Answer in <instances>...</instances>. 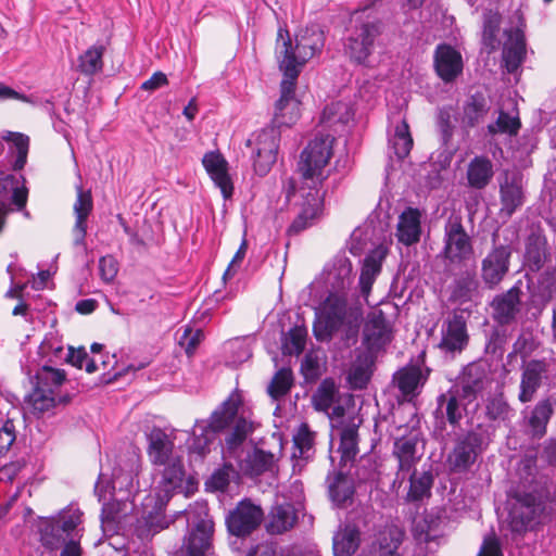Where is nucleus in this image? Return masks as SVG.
Masks as SVG:
<instances>
[{
  "instance_id": "24",
  "label": "nucleus",
  "mask_w": 556,
  "mask_h": 556,
  "mask_svg": "<svg viewBox=\"0 0 556 556\" xmlns=\"http://www.w3.org/2000/svg\"><path fill=\"white\" fill-rule=\"evenodd\" d=\"M433 65L437 75L444 83H453L463 73L462 54L447 43L437 46L433 54Z\"/></svg>"
},
{
  "instance_id": "46",
  "label": "nucleus",
  "mask_w": 556,
  "mask_h": 556,
  "mask_svg": "<svg viewBox=\"0 0 556 556\" xmlns=\"http://www.w3.org/2000/svg\"><path fill=\"white\" fill-rule=\"evenodd\" d=\"M105 52V46L97 42L89 47L78 58L77 70L87 76H93L94 74L103 70V54Z\"/></svg>"
},
{
  "instance_id": "1",
  "label": "nucleus",
  "mask_w": 556,
  "mask_h": 556,
  "mask_svg": "<svg viewBox=\"0 0 556 556\" xmlns=\"http://www.w3.org/2000/svg\"><path fill=\"white\" fill-rule=\"evenodd\" d=\"M324 45V34L320 30L305 28L292 40L287 27L280 26L275 48L279 71L285 77L298 79L304 65L323 50Z\"/></svg>"
},
{
  "instance_id": "38",
  "label": "nucleus",
  "mask_w": 556,
  "mask_h": 556,
  "mask_svg": "<svg viewBox=\"0 0 556 556\" xmlns=\"http://www.w3.org/2000/svg\"><path fill=\"white\" fill-rule=\"evenodd\" d=\"M1 138L10 143L9 154L14 155L12 169L15 172L22 170L27 163L29 137L22 132L7 130L2 134Z\"/></svg>"
},
{
  "instance_id": "36",
  "label": "nucleus",
  "mask_w": 556,
  "mask_h": 556,
  "mask_svg": "<svg viewBox=\"0 0 556 556\" xmlns=\"http://www.w3.org/2000/svg\"><path fill=\"white\" fill-rule=\"evenodd\" d=\"M281 131L273 124L264 127L260 131L253 134V138L247 140V147L251 148V151H257V153H276L278 154L280 143Z\"/></svg>"
},
{
  "instance_id": "23",
  "label": "nucleus",
  "mask_w": 556,
  "mask_h": 556,
  "mask_svg": "<svg viewBox=\"0 0 556 556\" xmlns=\"http://www.w3.org/2000/svg\"><path fill=\"white\" fill-rule=\"evenodd\" d=\"M93 210V200L90 190H85L81 185L76 186V200L73 206L75 214V224L73 227L74 247H80L87 250L86 237L88 228V217Z\"/></svg>"
},
{
  "instance_id": "40",
  "label": "nucleus",
  "mask_w": 556,
  "mask_h": 556,
  "mask_svg": "<svg viewBox=\"0 0 556 556\" xmlns=\"http://www.w3.org/2000/svg\"><path fill=\"white\" fill-rule=\"evenodd\" d=\"M270 516L271 519L267 529L273 534H281L290 530L298 520L296 509L291 503L275 506L271 509Z\"/></svg>"
},
{
  "instance_id": "52",
  "label": "nucleus",
  "mask_w": 556,
  "mask_h": 556,
  "mask_svg": "<svg viewBox=\"0 0 556 556\" xmlns=\"http://www.w3.org/2000/svg\"><path fill=\"white\" fill-rule=\"evenodd\" d=\"M293 386V375L290 368H280L274 376L267 392L271 399L278 401L286 396Z\"/></svg>"
},
{
  "instance_id": "29",
  "label": "nucleus",
  "mask_w": 556,
  "mask_h": 556,
  "mask_svg": "<svg viewBox=\"0 0 556 556\" xmlns=\"http://www.w3.org/2000/svg\"><path fill=\"white\" fill-rule=\"evenodd\" d=\"M274 466V454L257 446L248 452L245 457L240 459L238 463L240 472L250 478L262 476L263 473L270 471Z\"/></svg>"
},
{
  "instance_id": "56",
  "label": "nucleus",
  "mask_w": 556,
  "mask_h": 556,
  "mask_svg": "<svg viewBox=\"0 0 556 556\" xmlns=\"http://www.w3.org/2000/svg\"><path fill=\"white\" fill-rule=\"evenodd\" d=\"M185 476L186 472L182 460L179 457H170V459L165 464V468L163 471L164 482L174 490L180 489L182 486Z\"/></svg>"
},
{
  "instance_id": "39",
  "label": "nucleus",
  "mask_w": 556,
  "mask_h": 556,
  "mask_svg": "<svg viewBox=\"0 0 556 556\" xmlns=\"http://www.w3.org/2000/svg\"><path fill=\"white\" fill-rule=\"evenodd\" d=\"M418 439L416 435L401 437L395 440L393 446V455L397 458L399 470L409 471L419 457L417 453Z\"/></svg>"
},
{
  "instance_id": "60",
  "label": "nucleus",
  "mask_w": 556,
  "mask_h": 556,
  "mask_svg": "<svg viewBox=\"0 0 556 556\" xmlns=\"http://www.w3.org/2000/svg\"><path fill=\"white\" fill-rule=\"evenodd\" d=\"M371 378L369 364H356L349 374V381L354 390H363L367 387Z\"/></svg>"
},
{
  "instance_id": "25",
  "label": "nucleus",
  "mask_w": 556,
  "mask_h": 556,
  "mask_svg": "<svg viewBox=\"0 0 556 556\" xmlns=\"http://www.w3.org/2000/svg\"><path fill=\"white\" fill-rule=\"evenodd\" d=\"M551 256L546 236L541 229L533 230L526 239L523 264L531 273H539Z\"/></svg>"
},
{
  "instance_id": "47",
  "label": "nucleus",
  "mask_w": 556,
  "mask_h": 556,
  "mask_svg": "<svg viewBox=\"0 0 556 556\" xmlns=\"http://www.w3.org/2000/svg\"><path fill=\"white\" fill-rule=\"evenodd\" d=\"M314 444L315 432L309 429L307 424H301L293 435L294 452L292 456L305 462L312 459L315 454Z\"/></svg>"
},
{
  "instance_id": "10",
  "label": "nucleus",
  "mask_w": 556,
  "mask_h": 556,
  "mask_svg": "<svg viewBox=\"0 0 556 556\" xmlns=\"http://www.w3.org/2000/svg\"><path fill=\"white\" fill-rule=\"evenodd\" d=\"M498 236L492 235V248L481 261L480 276L490 290H494L509 273L513 248L510 244L497 243Z\"/></svg>"
},
{
  "instance_id": "43",
  "label": "nucleus",
  "mask_w": 556,
  "mask_h": 556,
  "mask_svg": "<svg viewBox=\"0 0 556 556\" xmlns=\"http://www.w3.org/2000/svg\"><path fill=\"white\" fill-rule=\"evenodd\" d=\"M489 109L488 100L482 92L477 91L471 94L464 104L465 125L469 128L476 127L484 118Z\"/></svg>"
},
{
  "instance_id": "21",
  "label": "nucleus",
  "mask_w": 556,
  "mask_h": 556,
  "mask_svg": "<svg viewBox=\"0 0 556 556\" xmlns=\"http://www.w3.org/2000/svg\"><path fill=\"white\" fill-rule=\"evenodd\" d=\"M467 323L462 314L454 313L443 321L439 349L444 353H460L468 344Z\"/></svg>"
},
{
  "instance_id": "55",
  "label": "nucleus",
  "mask_w": 556,
  "mask_h": 556,
  "mask_svg": "<svg viewBox=\"0 0 556 556\" xmlns=\"http://www.w3.org/2000/svg\"><path fill=\"white\" fill-rule=\"evenodd\" d=\"M363 321V309L357 313H351L349 319L342 324L341 341L345 348H351L357 342L359 328Z\"/></svg>"
},
{
  "instance_id": "37",
  "label": "nucleus",
  "mask_w": 556,
  "mask_h": 556,
  "mask_svg": "<svg viewBox=\"0 0 556 556\" xmlns=\"http://www.w3.org/2000/svg\"><path fill=\"white\" fill-rule=\"evenodd\" d=\"M426 465L422 466V471L418 472L414 469L413 473L409 477V490L407 493V497L413 502H419L424 498H428L431 496V489L434 483V475L432 472V466L428 465V468L425 469Z\"/></svg>"
},
{
  "instance_id": "35",
  "label": "nucleus",
  "mask_w": 556,
  "mask_h": 556,
  "mask_svg": "<svg viewBox=\"0 0 556 556\" xmlns=\"http://www.w3.org/2000/svg\"><path fill=\"white\" fill-rule=\"evenodd\" d=\"M494 175L493 164L488 156L477 155L468 164L467 182L473 189H484Z\"/></svg>"
},
{
  "instance_id": "44",
  "label": "nucleus",
  "mask_w": 556,
  "mask_h": 556,
  "mask_svg": "<svg viewBox=\"0 0 556 556\" xmlns=\"http://www.w3.org/2000/svg\"><path fill=\"white\" fill-rule=\"evenodd\" d=\"M390 330L383 317H375L364 327V341L370 349H381L390 342Z\"/></svg>"
},
{
  "instance_id": "8",
  "label": "nucleus",
  "mask_w": 556,
  "mask_h": 556,
  "mask_svg": "<svg viewBox=\"0 0 556 556\" xmlns=\"http://www.w3.org/2000/svg\"><path fill=\"white\" fill-rule=\"evenodd\" d=\"M435 409L433 410V429L434 432L442 434L447 425L453 429L458 428L463 418L466 416L468 422L473 426V417L469 414V405L472 404L468 399L463 397L455 389L451 386L445 392L440 393L435 399Z\"/></svg>"
},
{
  "instance_id": "22",
  "label": "nucleus",
  "mask_w": 556,
  "mask_h": 556,
  "mask_svg": "<svg viewBox=\"0 0 556 556\" xmlns=\"http://www.w3.org/2000/svg\"><path fill=\"white\" fill-rule=\"evenodd\" d=\"M548 363L545 358H533L523 362L519 384L518 400L528 403L533 400L543 380L547 378Z\"/></svg>"
},
{
  "instance_id": "13",
  "label": "nucleus",
  "mask_w": 556,
  "mask_h": 556,
  "mask_svg": "<svg viewBox=\"0 0 556 556\" xmlns=\"http://www.w3.org/2000/svg\"><path fill=\"white\" fill-rule=\"evenodd\" d=\"M264 519L261 506L250 498L239 501L225 517L227 531L237 538H247L260 528Z\"/></svg>"
},
{
  "instance_id": "26",
  "label": "nucleus",
  "mask_w": 556,
  "mask_h": 556,
  "mask_svg": "<svg viewBox=\"0 0 556 556\" xmlns=\"http://www.w3.org/2000/svg\"><path fill=\"white\" fill-rule=\"evenodd\" d=\"M479 287L480 282L477 277L476 267H465L448 286V301L459 304L470 302L478 294Z\"/></svg>"
},
{
  "instance_id": "48",
  "label": "nucleus",
  "mask_w": 556,
  "mask_h": 556,
  "mask_svg": "<svg viewBox=\"0 0 556 556\" xmlns=\"http://www.w3.org/2000/svg\"><path fill=\"white\" fill-rule=\"evenodd\" d=\"M511 407L503 393L489 396L484 403V416L489 421H505L511 415Z\"/></svg>"
},
{
  "instance_id": "34",
  "label": "nucleus",
  "mask_w": 556,
  "mask_h": 556,
  "mask_svg": "<svg viewBox=\"0 0 556 556\" xmlns=\"http://www.w3.org/2000/svg\"><path fill=\"white\" fill-rule=\"evenodd\" d=\"M361 545V531L354 523L340 526L332 538L334 556H352Z\"/></svg>"
},
{
  "instance_id": "12",
  "label": "nucleus",
  "mask_w": 556,
  "mask_h": 556,
  "mask_svg": "<svg viewBox=\"0 0 556 556\" xmlns=\"http://www.w3.org/2000/svg\"><path fill=\"white\" fill-rule=\"evenodd\" d=\"M334 138L330 135L316 136L301 152L298 169L304 179L323 176V170L332 155Z\"/></svg>"
},
{
  "instance_id": "7",
  "label": "nucleus",
  "mask_w": 556,
  "mask_h": 556,
  "mask_svg": "<svg viewBox=\"0 0 556 556\" xmlns=\"http://www.w3.org/2000/svg\"><path fill=\"white\" fill-rule=\"evenodd\" d=\"M83 521V511L79 508L68 509L58 517L42 518L37 525L41 546L55 552L71 538Z\"/></svg>"
},
{
  "instance_id": "2",
  "label": "nucleus",
  "mask_w": 556,
  "mask_h": 556,
  "mask_svg": "<svg viewBox=\"0 0 556 556\" xmlns=\"http://www.w3.org/2000/svg\"><path fill=\"white\" fill-rule=\"evenodd\" d=\"M368 7L352 13L351 26L343 39V51L352 64L369 67V59L375 52L376 43L383 33V22L366 14Z\"/></svg>"
},
{
  "instance_id": "28",
  "label": "nucleus",
  "mask_w": 556,
  "mask_h": 556,
  "mask_svg": "<svg viewBox=\"0 0 556 556\" xmlns=\"http://www.w3.org/2000/svg\"><path fill=\"white\" fill-rule=\"evenodd\" d=\"M321 200L318 190L309 189L303 197L301 208L287 229L288 236H296L313 225L320 210Z\"/></svg>"
},
{
  "instance_id": "54",
  "label": "nucleus",
  "mask_w": 556,
  "mask_h": 556,
  "mask_svg": "<svg viewBox=\"0 0 556 556\" xmlns=\"http://www.w3.org/2000/svg\"><path fill=\"white\" fill-rule=\"evenodd\" d=\"M521 127V122L518 116H510L507 112L500 111L498 117L495 123L488 125L490 135L507 134L516 136Z\"/></svg>"
},
{
  "instance_id": "14",
  "label": "nucleus",
  "mask_w": 556,
  "mask_h": 556,
  "mask_svg": "<svg viewBox=\"0 0 556 556\" xmlns=\"http://www.w3.org/2000/svg\"><path fill=\"white\" fill-rule=\"evenodd\" d=\"M544 504L532 493L519 495L508 511V526L514 533H525L540 522Z\"/></svg>"
},
{
  "instance_id": "5",
  "label": "nucleus",
  "mask_w": 556,
  "mask_h": 556,
  "mask_svg": "<svg viewBox=\"0 0 556 556\" xmlns=\"http://www.w3.org/2000/svg\"><path fill=\"white\" fill-rule=\"evenodd\" d=\"M359 306L349 305L343 294L329 293L313 325V333L317 341L329 342L339 332L342 324L349 319L351 313L355 314Z\"/></svg>"
},
{
  "instance_id": "6",
  "label": "nucleus",
  "mask_w": 556,
  "mask_h": 556,
  "mask_svg": "<svg viewBox=\"0 0 556 556\" xmlns=\"http://www.w3.org/2000/svg\"><path fill=\"white\" fill-rule=\"evenodd\" d=\"M65 379V370L48 364L37 370L30 380L31 392L25 396V402L33 408L34 415L40 416L55 407L54 390L62 386Z\"/></svg>"
},
{
  "instance_id": "62",
  "label": "nucleus",
  "mask_w": 556,
  "mask_h": 556,
  "mask_svg": "<svg viewBox=\"0 0 556 556\" xmlns=\"http://www.w3.org/2000/svg\"><path fill=\"white\" fill-rule=\"evenodd\" d=\"M386 254L387 251L381 248L370 251L364 258L362 271L376 277L381 270Z\"/></svg>"
},
{
  "instance_id": "53",
  "label": "nucleus",
  "mask_w": 556,
  "mask_h": 556,
  "mask_svg": "<svg viewBox=\"0 0 556 556\" xmlns=\"http://www.w3.org/2000/svg\"><path fill=\"white\" fill-rule=\"evenodd\" d=\"M354 481L358 483H374L379 480V471L377 462L368 456L361 457L355 465Z\"/></svg>"
},
{
  "instance_id": "61",
  "label": "nucleus",
  "mask_w": 556,
  "mask_h": 556,
  "mask_svg": "<svg viewBox=\"0 0 556 556\" xmlns=\"http://www.w3.org/2000/svg\"><path fill=\"white\" fill-rule=\"evenodd\" d=\"M251 160L255 174L263 177L270 172L273 165L276 163L277 154L265 152L257 153V151H251Z\"/></svg>"
},
{
  "instance_id": "50",
  "label": "nucleus",
  "mask_w": 556,
  "mask_h": 556,
  "mask_svg": "<svg viewBox=\"0 0 556 556\" xmlns=\"http://www.w3.org/2000/svg\"><path fill=\"white\" fill-rule=\"evenodd\" d=\"M307 330L303 326H293L282 334L281 350L285 355H299L305 349Z\"/></svg>"
},
{
  "instance_id": "19",
  "label": "nucleus",
  "mask_w": 556,
  "mask_h": 556,
  "mask_svg": "<svg viewBox=\"0 0 556 556\" xmlns=\"http://www.w3.org/2000/svg\"><path fill=\"white\" fill-rule=\"evenodd\" d=\"M536 274L535 281L528 278V304L542 314L548 303L556 299V266H546Z\"/></svg>"
},
{
  "instance_id": "63",
  "label": "nucleus",
  "mask_w": 556,
  "mask_h": 556,
  "mask_svg": "<svg viewBox=\"0 0 556 556\" xmlns=\"http://www.w3.org/2000/svg\"><path fill=\"white\" fill-rule=\"evenodd\" d=\"M215 186L219 188L224 199H229L233 193V184L228 173V165L208 175Z\"/></svg>"
},
{
  "instance_id": "15",
  "label": "nucleus",
  "mask_w": 556,
  "mask_h": 556,
  "mask_svg": "<svg viewBox=\"0 0 556 556\" xmlns=\"http://www.w3.org/2000/svg\"><path fill=\"white\" fill-rule=\"evenodd\" d=\"M491 383L489 366L482 362H472L463 368L452 386L458 389L463 397L473 403L490 388Z\"/></svg>"
},
{
  "instance_id": "17",
  "label": "nucleus",
  "mask_w": 556,
  "mask_h": 556,
  "mask_svg": "<svg viewBox=\"0 0 556 556\" xmlns=\"http://www.w3.org/2000/svg\"><path fill=\"white\" fill-rule=\"evenodd\" d=\"M521 281L518 280L505 292L495 294L490 302L491 317L501 327L515 324L521 313Z\"/></svg>"
},
{
  "instance_id": "45",
  "label": "nucleus",
  "mask_w": 556,
  "mask_h": 556,
  "mask_svg": "<svg viewBox=\"0 0 556 556\" xmlns=\"http://www.w3.org/2000/svg\"><path fill=\"white\" fill-rule=\"evenodd\" d=\"M226 430L228 432L224 439L225 446L229 453H233L244 443L253 428L251 422L242 416L239 417L237 414Z\"/></svg>"
},
{
  "instance_id": "58",
  "label": "nucleus",
  "mask_w": 556,
  "mask_h": 556,
  "mask_svg": "<svg viewBox=\"0 0 556 556\" xmlns=\"http://www.w3.org/2000/svg\"><path fill=\"white\" fill-rule=\"evenodd\" d=\"M404 531L396 526L388 529V531L380 539V548L390 556L397 553V549L403 543Z\"/></svg>"
},
{
  "instance_id": "41",
  "label": "nucleus",
  "mask_w": 556,
  "mask_h": 556,
  "mask_svg": "<svg viewBox=\"0 0 556 556\" xmlns=\"http://www.w3.org/2000/svg\"><path fill=\"white\" fill-rule=\"evenodd\" d=\"M396 387L405 396L417 395L419 386H422L427 377L422 375L418 366H408L399 370L394 375Z\"/></svg>"
},
{
  "instance_id": "59",
  "label": "nucleus",
  "mask_w": 556,
  "mask_h": 556,
  "mask_svg": "<svg viewBox=\"0 0 556 556\" xmlns=\"http://www.w3.org/2000/svg\"><path fill=\"white\" fill-rule=\"evenodd\" d=\"M500 31V18L496 15H489L483 21V33H482V42L485 47L491 50L496 49L500 41L497 39V34Z\"/></svg>"
},
{
  "instance_id": "32",
  "label": "nucleus",
  "mask_w": 556,
  "mask_h": 556,
  "mask_svg": "<svg viewBox=\"0 0 556 556\" xmlns=\"http://www.w3.org/2000/svg\"><path fill=\"white\" fill-rule=\"evenodd\" d=\"M148 455L154 465H165L172 457L174 442L159 427H153L147 434Z\"/></svg>"
},
{
  "instance_id": "51",
  "label": "nucleus",
  "mask_w": 556,
  "mask_h": 556,
  "mask_svg": "<svg viewBox=\"0 0 556 556\" xmlns=\"http://www.w3.org/2000/svg\"><path fill=\"white\" fill-rule=\"evenodd\" d=\"M394 154L399 160H404L413 148V138L409 126L405 119L395 126L394 135L390 139Z\"/></svg>"
},
{
  "instance_id": "18",
  "label": "nucleus",
  "mask_w": 556,
  "mask_h": 556,
  "mask_svg": "<svg viewBox=\"0 0 556 556\" xmlns=\"http://www.w3.org/2000/svg\"><path fill=\"white\" fill-rule=\"evenodd\" d=\"M497 181L501 213L510 217L526 201L522 175L516 170L504 169Z\"/></svg>"
},
{
  "instance_id": "42",
  "label": "nucleus",
  "mask_w": 556,
  "mask_h": 556,
  "mask_svg": "<svg viewBox=\"0 0 556 556\" xmlns=\"http://www.w3.org/2000/svg\"><path fill=\"white\" fill-rule=\"evenodd\" d=\"M358 431L356 426L349 425L340 432V443L338 452L340 453L339 467L345 468L349 463H353L358 453Z\"/></svg>"
},
{
  "instance_id": "16",
  "label": "nucleus",
  "mask_w": 556,
  "mask_h": 556,
  "mask_svg": "<svg viewBox=\"0 0 556 556\" xmlns=\"http://www.w3.org/2000/svg\"><path fill=\"white\" fill-rule=\"evenodd\" d=\"M298 79L289 77L280 81V97L275 102L274 116L270 124L278 129L291 127L301 115V101L295 98V88Z\"/></svg>"
},
{
  "instance_id": "30",
  "label": "nucleus",
  "mask_w": 556,
  "mask_h": 556,
  "mask_svg": "<svg viewBox=\"0 0 556 556\" xmlns=\"http://www.w3.org/2000/svg\"><path fill=\"white\" fill-rule=\"evenodd\" d=\"M421 214L418 208L407 207L399 216L396 237L399 242L406 247L413 245L420 240Z\"/></svg>"
},
{
  "instance_id": "64",
  "label": "nucleus",
  "mask_w": 556,
  "mask_h": 556,
  "mask_svg": "<svg viewBox=\"0 0 556 556\" xmlns=\"http://www.w3.org/2000/svg\"><path fill=\"white\" fill-rule=\"evenodd\" d=\"M230 483L228 467L216 469L205 482L206 489L224 492Z\"/></svg>"
},
{
  "instance_id": "27",
  "label": "nucleus",
  "mask_w": 556,
  "mask_h": 556,
  "mask_svg": "<svg viewBox=\"0 0 556 556\" xmlns=\"http://www.w3.org/2000/svg\"><path fill=\"white\" fill-rule=\"evenodd\" d=\"M505 33L507 41L503 47L502 58L506 71L513 74L525 61L527 53L526 37L523 30L518 27Z\"/></svg>"
},
{
  "instance_id": "20",
  "label": "nucleus",
  "mask_w": 556,
  "mask_h": 556,
  "mask_svg": "<svg viewBox=\"0 0 556 556\" xmlns=\"http://www.w3.org/2000/svg\"><path fill=\"white\" fill-rule=\"evenodd\" d=\"M325 485L327 496L334 508H346L354 503L356 492L355 481L343 467L332 468L328 471Z\"/></svg>"
},
{
  "instance_id": "3",
  "label": "nucleus",
  "mask_w": 556,
  "mask_h": 556,
  "mask_svg": "<svg viewBox=\"0 0 556 556\" xmlns=\"http://www.w3.org/2000/svg\"><path fill=\"white\" fill-rule=\"evenodd\" d=\"M242 404L241 395L233 391L211 414L207 420L198 419L194 424L193 438L189 443V453L203 458L211 452L216 434L225 432L236 417Z\"/></svg>"
},
{
  "instance_id": "57",
  "label": "nucleus",
  "mask_w": 556,
  "mask_h": 556,
  "mask_svg": "<svg viewBox=\"0 0 556 556\" xmlns=\"http://www.w3.org/2000/svg\"><path fill=\"white\" fill-rule=\"evenodd\" d=\"M507 343V332L503 327H494L486 339L484 351L486 354L502 357Z\"/></svg>"
},
{
  "instance_id": "33",
  "label": "nucleus",
  "mask_w": 556,
  "mask_h": 556,
  "mask_svg": "<svg viewBox=\"0 0 556 556\" xmlns=\"http://www.w3.org/2000/svg\"><path fill=\"white\" fill-rule=\"evenodd\" d=\"M556 401L551 396L536 402L528 417L530 434L533 439H542L547 431V425L554 414Z\"/></svg>"
},
{
  "instance_id": "31",
  "label": "nucleus",
  "mask_w": 556,
  "mask_h": 556,
  "mask_svg": "<svg viewBox=\"0 0 556 556\" xmlns=\"http://www.w3.org/2000/svg\"><path fill=\"white\" fill-rule=\"evenodd\" d=\"M326 281L331 289L329 293L343 294L353 281L350 258L344 254L337 255L333 258L331 268L327 270Z\"/></svg>"
},
{
  "instance_id": "4",
  "label": "nucleus",
  "mask_w": 556,
  "mask_h": 556,
  "mask_svg": "<svg viewBox=\"0 0 556 556\" xmlns=\"http://www.w3.org/2000/svg\"><path fill=\"white\" fill-rule=\"evenodd\" d=\"M489 442V431L482 424H477L465 433L458 435L446 457L450 471L453 473L467 472L477 462Z\"/></svg>"
},
{
  "instance_id": "11",
  "label": "nucleus",
  "mask_w": 556,
  "mask_h": 556,
  "mask_svg": "<svg viewBox=\"0 0 556 556\" xmlns=\"http://www.w3.org/2000/svg\"><path fill=\"white\" fill-rule=\"evenodd\" d=\"M443 250L441 255L450 263H462L473 253L472 241L467 233L462 217L451 215L444 225Z\"/></svg>"
},
{
  "instance_id": "49",
  "label": "nucleus",
  "mask_w": 556,
  "mask_h": 556,
  "mask_svg": "<svg viewBox=\"0 0 556 556\" xmlns=\"http://www.w3.org/2000/svg\"><path fill=\"white\" fill-rule=\"evenodd\" d=\"M337 386L332 378H325L312 396L314 408L318 412H328L334 402Z\"/></svg>"
},
{
  "instance_id": "9",
  "label": "nucleus",
  "mask_w": 556,
  "mask_h": 556,
  "mask_svg": "<svg viewBox=\"0 0 556 556\" xmlns=\"http://www.w3.org/2000/svg\"><path fill=\"white\" fill-rule=\"evenodd\" d=\"M189 532L185 535L182 548L187 556H205L212 546L214 522L205 507L194 510L188 517Z\"/></svg>"
}]
</instances>
